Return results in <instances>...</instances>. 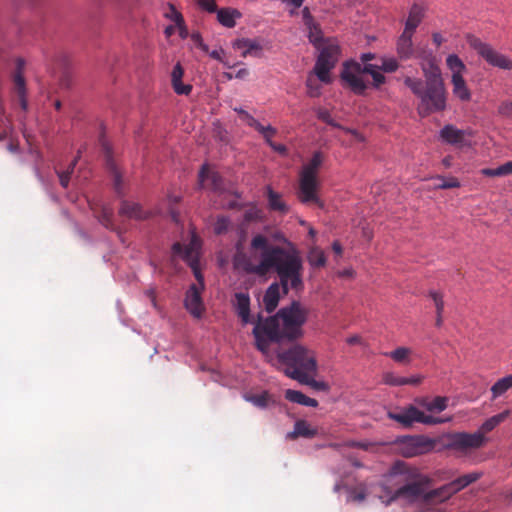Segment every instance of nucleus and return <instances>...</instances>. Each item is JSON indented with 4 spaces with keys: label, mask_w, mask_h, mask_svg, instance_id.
<instances>
[{
    "label": "nucleus",
    "mask_w": 512,
    "mask_h": 512,
    "mask_svg": "<svg viewBox=\"0 0 512 512\" xmlns=\"http://www.w3.org/2000/svg\"><path fill=\"white\" fill-rule=\"evenodd\" d=\"M233 48L241 50L242 57H247V55L252 54L254 51L261 50V46L256 41L245 38L235 40Z\"/></svg>",
    "instance_id": "32"
},
{
    "label": "nucleus",
    "mask_w": 512,
    "mask_h": 512,
    "mask_svg": "<svg viewBox=\"0 0 512 512\" xmlns=\"http://www.w3.org/2000/svg\"><path fill=\"white\" fill-rule=\"evenodd\" d=\"M267 198H268V205L271 210L278 211L282 214H285L288 212V206L281 199V195L279 193L273 191V189L270 186L267 187Z\"/></svg>",
    "instance_id": "30"
},
{
    "label": "nucleus",
    "mask_w": 512,
    "mask_h": 512,
    "mask_svg": "<svg viewBox=\"0 0 512 512\" xmlns=\"http://www.w3.org/2000/svg\"><path fill=\"white\" fill-rule=\"evenodd\" d=\"M260 133L265 138L266 142L269 144V142H272V137H274L277 133L276 129L272 126H263V130L260 131Z\"/></svg>",
    "instance_id": "52"
},
{
    "label": "nucleus",
    "mask_w": 512,
    "mask_h": 512,
    "mask_svg": "<svg viewBox=\"0 0 512 512\" xmlns=\"http://www.w3.org/2000/svg\"><path fill=\"white\" fill-rule=\"evenodd\" d=\"M485 441L481 432L476 433H458L453 437V445L460 449L479 448Z\"/></svg>",
    "instance_id": "16"
},
{
    "label": "nucleus",
    "mask_w": 512,
    "mask_h": 512,
    "mask_svg": "<svg viewBox=\"0 0 512 512\" xmlns=\"http://www.w3.org/2000/svg\"><path fill=\"white\" fill-rule=\"evenodd\" d=\"M223 53H224V51H223L222 49H220V50H213L212 52H209V55H210L213 59H215V60L220 61V62H222V63H223V62H224V61H223V58H222V54H223Z\"/></svg>",
    "instance_id": "57"
},
{
    "label": "nucleus",
    "mask_w": 512,
    "mask_h": 512,
    "mask_svg": "<svg viewBox=\"0 0 512 512\" xmlns=\"http://www.w3.org/2000/svg\"><path fill=\"white\" fill-rule=\"evenodd\" d=\"M411 354V350L406 347H398L397 349L391 351L387 354L394 361L402 363L408 361V357Z\"/></svg>",
    "instance_id": "42"
},
{
    "label": "nucleus",
    "mask_w": 512,
    "mask_h": 512,
    "mask_svg": "<svg viewBox=\"0 0 512 512\" xmlns=\"http://www.w3.org/2000/svg\"><path fill=\"white\" fill-rule=\"evenodd\" d=\"M247 400L252 402L255 406L259 408H265L269 403L270 396L267 392H263L259 395L249 396L247 397Z\"/></svg>",
    "instance_id": "43"
},
{
    "label": "nucleus",
    "mask_w": 512,
    "mask_h": 512,
    "mask_svg": "<svg viewBox=\"0 0 512 512\" xmlns=\"http://www.w3.org/2000/svg\"><path fill=\"white\" fill-rule=\"evenodd\" d=\"M432 40L434 42V44L439 47L443 41H444V38L442 37V35L438 32H435L432 34Z\"/></svg>",
    "instance_id": "58"
},
{
    "label": "nucleus",
    "mask_w": 512,
    "mask_h": 512,
    "mask_svg": "<svg viewBox=\"0 0 512 512\" xmlns=\"http://www.w3.org/2000/svg\"><path fill=\"white\" fill-rule=\"evenodd\" d=\"M191 40L196 47L200 46V43H203L201 35L197 32L191 34Z\"/></svg>",
    "instance_id": "59"
},
{
    "label": "nucleus",
    "mask_w": 512,
    "mask_h": 512,
    "mask_svg": "<svg viewBox=\"0 0 512 512\" xmlns=\"http://www.w3.org/2000/svg\"><path fill=\"white\" fill-rule=\"evenodd\" d=\"M466 131L456 128L454 125H445L440 131V137L448 144L462 146L465 143Z\"/></svg>",
    "instance_id": "20"
},
{
    "label": "nucleus",
    "mask_w": 512,
    "mask_h": 512,
    "mask_svg": "<svg viewBox=\"0 0 512 512\" xmlns=\"http://www.w3.org/2000/svg\"><path fill=\"white\" fill-rule=\"evenodd\" d=\"M466 40L469 46L477 51V53L484 58L488 64L504 70L512 69L511 59L497 52L489 44L482 42L478 37L469 34L467 35Z\"/></svg>",
    "instance_id": "13"
},
{
    "label": "nucleus",
    "mask_w": 512,
    "mask_h": 512,
    "mask_svg": "<svg viewBox=\"0 0 512 512\" xmlns=\"http://www.w3.org/2000/svg\"><path fill=\"white\" fill-rule=\"evenodd\" d=\"M398 66H399L398 63L394 58H388V59L383 58L381 60V65H378V68L381 71L392 73L398 69Z\"/></svg>",
    "instance_id": "46"
},
{
    "label": "nucleus",
    "mask_w": 512,
    "mask_h": 512,
    "mask_svg": "<svg viewBox=\"0 0 512 512\" xmlns=\"http://www.w3.org/2000/svg\"><path fill=\"white\" fill-rule=\"evenodd\" d=\"M429 296L432 298L435 308L436 314H443L444 311V301L443 295L437 291H430Z\"/></svg>",
    "instance_id": "47"
},
{
    "label": "nucleus",
    "mask_w": 512,
    "mask_h": 512,
    "mask_svg": "<svg viewBox=\"0 0 512 512\" xmlns=\"http://www.w3.org/2000/svg\"><path fill=\"white\" fill-rule=\"evenodd\" d=\"M499 113L506 117L512 118V101L502 103L499 106Z\"/></svg>",
    "instance_id": "54"
},
{
    "label": "nucleus",
    "mask_w": 512,
    "mask_h": 512,
    "mask_svg": "<svg viewBox=\"0 0 512 512\" xmlns=\"http://www.w3.org/2000/svg\"><path fill=\"white\" fill-rule=\"evenodd\" d=\"M285 398L293 403L301 404L308 407H317L318 401L310 398L300 391L288 389L285 391Z\"/></svg>",
    "instance_id": "29"
},
{
    "label": "nucleus",
    "mask_w": 512,
    "mask_h": 512,
    "mask_svg": "<svg viewBox=\"0 0 512 512\" xmlns=\"http://www.w3.org/2000/svg\"><path fill=\"white\" fill-rule=\"evenodd\" d=\"M390 475L398 478L397 482L403 483V485L394 491L386 504L399 498H404L411 502L421 498L425 502L427 488L432 483L429 476L422 474L416 467L402 461L394 463L391 467Z\"/></svg>",
    "instance_id": "5"
},
{
    "label": "nucleus",
    "mask_w": 512,
    "mask_h": 512,
    "mask_svg": "<svg viewBox=\"0 0 512 512\" xmlns=\"http://www.w3.org/2000/svg\"><path fill=\"white\" fill-rule=\"evenodd\" d=\"M510 414L509 410H505L497 415H494L487 419L481 426V430L484 433L492 431L497 425L502 423Z\"/></svg>",
    "instance_id": "37"
},
{
    "label": "nucleus",
    "mask_w": 512,
    "mask_h": 512,
    "mask_svg": "<svg viewBox=\"0 0 512 512\" xmlns=\"http://www.w3.org/2000/svg\"><path fill=\"white\" fill-rule=\"evenodd\" d=\"M323 161V153L316 151L309 162L303 165L300 172L299 190L297 192V197L300 202L304 204L314 203L319 207H323V203L317 194L320 186L318 171Z\"/></svg>",
    "instance_id": "7"
},
{
    "label": "nucleus",
    "mask_w": 512,
    "mask_h": 512,
    "mask_svg": "<svg viewBox=\"0 0 512 512\" xmlns=\"http://www.w3.org/2000/svg\"><path fill=\"white\" fill-rule=\"evenodd\" d=\"M235 300L233 301V307L241 319L243 324L251 323L250 317V297L247 293L237 292L235 293Z\"/></svg>",
    "instance_id": "17"
},
{
    "label": "nucleus",
    "mask_w": 512,
    "mask_h": 512,
    "mask_svg": "<svg viewBox=\"0 0 512 512\" xmlns=\"http://www.w3.org/2000/svg\"><path fill=\"white\" fill-rule=\"evenodd\" d=\"M80 153L81 151L79 150L78 151V155L74 158V160L70 163V165L68 166L67 170L65 171H56L58 177H59V180H60V184L63 188H67L68 185H69V182H70V177L72 175V173L74 172V168L80 158Z\"/></svg>",
    "instance_id": "40"
},
{
    "label": "nucleus",
    "mask_w": 512,
    "mask_h": 512,
    "mask_svg": "<svg viewBox=\"0 0 512 512\" xmlns=\"http://www.w3.org/2000/svg\"><path fill=\"white\" fill-rule=\"evenodd\" d=\"M317 117H318V119H320L321 121L327 123L328 125H331V126H334V127H338V124H336L334 122L333 118L331 117V114L326 109H319L317 111Z\"/></svg>",
    "instance_id": "50"
},
{
    "label": "nucleus",
    "mask_w": 512,
    "mask_h": 512,
    "mask_svg": "<svg viewBox=\"0 0 512 512\" xmlns=\"http://www.w3.org/2000/svg\"><path fill=\"white\" fill-rule=\"evenodd\" d=\"M199 249L200 241L195 234L192 235L188 246L183 247L180 243H174L172 251L175 255H179L191 267L193 274L200 287L192 284L188 289L185 297V308L196 318H200L204 307L201 298V289L204 286L203 276L199 268Z\"/></svg>",
    "instance_id": "4"
},
{
    "label": "nucleus",
    "mask_w": 512,
    "mask_h": 512,
    "mask_svg": "<svg viewBox=\"0 0 512 512\" xmlns=\"http://www.w3.org/2000/svg\"><path fill=\"white\" fill-rule=\"evenodd\" d=\"M274 151L276 152H279L280 154H285L287 149L284 145L282 144H276L274 143L273 141L272 142H269L268 144Z\"/></svg>",
    "instance_id": "56"
},
{
    "label": "nucleus",
    "mask_w": 512,
    "mask_h": 512,
    "mask_svg": "<svg viewBox=\"0 0 512 512\" xmlns=\"http://www.w3.org/2000/svg\"><path fill=\"white\" fill-rule=\"evenodd\" d=\"M308 261L311 266L313 267H323L326 264V256L318 247H313L308 254Z\"/></svg>",
    "instance_id": "39"
},
{
    "label": "nucleus",
    "mask_w": 512,
    "mask_h": 512,
    "mask_svg": "<svg viewBox=\"0 0 512 512\" xmlns=\"http://www.w3.org/2000/svg\"><path fill=\"white\" fill-rule=\"evenodd\" d=\"M183 75L184 69L180 63H177L171 73V84L176 94L189 95L192 91V85L182 83Z\"/></svg>",
    "instance_id": "21"
},
{
    "label": "nucleus",
    "mask_w": 512,
    "mask_h": 512,
    "mask_svg": "<svg viewBox=\"0 0 512 512\" xmlns=\"http://www.w3.org/2000/svg\"><path fill=\"white\" fill-rule=\"evenodd\" d=\"M243 121L247 123V125H251V123L254 121V117L250 115L248 112H243V117L241 118Z\"/></svg>",
    "instance_id": "63"
},
{
    "label": "nucleus",
    "mask_w": 512,
    "mask_h": 512,
    "mask_svg": "<svg viewBox=\"0 0 512 512\" xmlns=\"http://www.w3.org/2000/svg\"><path fill=\"white\" fill-rule=\"evenodd\" d=\"M216 12L218 21L227 28H233L236 24L235 18L241 15L236 9H220Z\"/></svg>",
    "instance_id": "31"
},
{
    "label": "nucleus",
    "mask_w": 512,
    "mask_h": 512,
    "mask_svg": "<svg viewBox=\"0 0 512 512\" xmlns=\"http://www.w3.org/2000/svg\"><path fill=\"white\" fill-rule=\"evenodd\" d=\"M456 492L453 489L451 483L445 484L437 489H433L427 491L425 494V502L433 503V502H444L448 500L452 495Z\"/></svg>",
    "instance_id": "23"
},
{
    "label": "nucleus",
    "mask_w": 512,
    "mask_h": 512,
    "mask_svg": "<svg viewBox=\"0 0 512 512\" xmlns=\"http://www.w3.org/2000/svg\"><path fill=\"white\" fill-rule=\"evenodd\" d=\"M197 3L202 9L210 13L217 11V5L215 0H197Z\"/></svg>",
    "instance_id": "51"
},
{
    "label": "nucleus",
    "mask_w": 512,
    "mask_h": 512,
    "mask_svg": "<svg viewBox=\"0 0 512 512\" xmlns=\"http://www.w3.org/2000/svg\"><path fill=\"white\" fill-rule=\"evenodd\" d=\"M332 249L333 251L337 254V255H341L342 254V246L340 245L339 242L335 241L333 244H332Z\"/></svg>",
    "instance_id": "64"
},
{
    "label": "nucleus",
    "mask_w": 512,
    "mask_h": 512,
    "mask_svg": "<svg viewBox=\"0 0 512 512\" xmlns=\"http://www.w3.org/2000/svg\"><path fill=\"white\" fill-rule=\"evenodd\" d=\"M423 17H424L423 8L417 4H414L409 11V15H408V18L405 23L404 31H408L409 33L414 34L416 28L421 23Z\"/></svg>",
    "instance_id": "27"
},
{
    "label": "nucleus",
    "mask_w": 512,
    "mask_h": 512,
    "mask_svg": "<svg viewBox=\"0 0 512 512\" xmlns=\"http://www.w3.org/2000/svg\"><path fill=\"white\" fill-rule=\"evenodd\" d=\"M384 382L386 384L392 385V386L407 385V381L405 380V377L395 376L391 373H387L384 376Z\"/></svg>",
    "instance_id": "48"
},
{
    "label": "nucleus",
    "mask_w": 512,
    "mask_h": 512,
    "mask_svg": "<svg viewBox=\"0 0 512 512\" xmlns=\"http://www.w3.org/2000/svg\"><path fill=\"white\" fill-rule=\"evenodd\" d=\"M280 288L281 284L272 283L264 294L263 303L268 313L273 312L278 306L280 299Z\"/></svg>",
    "instance_id": "26"
},
{
    "label": "nucleus",
    "mask_w": 512,
    "mask_h": 512,
    "mask_svg": "<svg viewBox=\"0 0 512 512\" xmlns=\"http://www.w3.org/2000/svg\"><path fill=\"white\" fill-rule=\"evenodd\" d=\"M448 401V397L445 396H437L433 399H429L428 397H421L416 399V403L429 412L444 411L448 406Z\"/></svg>",
    "instance_id": "22"
},
{
    "label": "nucleus",
    "mask_w": 512,
    "mask_h": 512,
    "mask_svg": "<svg viewBox=\"0 0 512 512\" xmlns=\"http://www.w3.org/2000/svg\"><path fill=\"white\" fill-rule=\"evenodd\" d=\"M363 65L355 61H347L343 64L340 78L343 85L349 88L356 95H365L368 83L365 82L363 75Z\"/></svg>",
    "instance_id": "12"
},
{
    "label": "nucleus",
    "mask_w": 512,
    "mask_h": 512,
    "mask_svg": "<svg viewBox=\"0 0 512 512\" xmlns=\"http://www.w3.org/2000/svg\"><path fill=\"white\" fill-rule=\"evenodd\" d=\"M375 58V54L373 53H363L360 56L361 61L365 64H369L368 62Z\"/></svg>",
    "instance_id": "61"
},
{
    "label": "nucleus",
    "mask_w": 512,
    "mask_h": 512,
    "mask_svg": "<svg viewBox=\"0 0 512 512\" xmlns=\"http://www.w3.org/2000/svg\"><path fill=\"white\" fill-rule=\"evenodd\" d=\"M199 183L202 187L209 188L214 191L223 189V179L218 172L212 170L208 165H203L199 172Z\"/></svg>",
    "instance_id": "14"
},
{
    "label": "nucleus",
    "mask_w": 512,
    "mask_h": 512,
    "mask_svg": "<svg viewBox=\"0 0 512 512\" xmlns=\"http://www.w3.org/2000/svg\"><path fill=\"white\" fill-rule=\"evenodd\" d=\"M250 250L251 256L245 253L235 255L236 267L259 276L275 271L284 294H288L290 289H303V261L297 249L272 245L267 237L257 234L251 240Z\"/></svg>",
    "instance_id": "1"
},
{
    "label": "nucleus",
    "mask_w": 512,
    "mask_h": 512,
    "mask_svg": "<svg viewBox=\"0 0 512 512\" xmlns=\"http://www.w3.org/2000/svg\"><path fill=\"white\" fill-rule=\"evenodd\" d=\"M119 215L128 219L145 220L150 216V213L145 211L139 203L125 200L121 203Z\"/></svg>",
    "instance_id": "19"
},
{
    "label": "nucleus",
    "mask_w": 512,
    "mask_h": 512,
    "mask_svg": "<svg viewBox=\"0 0 512 512\" xmlns=\"http://www.w3.org/2000/svg\"><path fill=\"white\" fill-rule=\"evenodd\" d=\"M307 318L308 310L299 301H292L290 305L266 319L258 315L253 328L257 348L267 353L272 342L300 339L304 335L303 326Z\"/></svg>",
    "instance_id": "2"
},
{
    "label": "nucleus",
    "mask_w": 512,
    "mask_h": 512,
    "mask_svg": "<svg viewBox=\"0 0 512 512\" xmlns=\"http://www.w3.org/2000/svg\"><path fill=\"white\" fill-rule=\"evenodd\" d=\"M395 444L400 455L412 458L433 451L436 441L424 435H413L400 437Z\"/></svg>",
    "instance_id": "10"
},
{
    "label": "nucleus",
    "mask_w": 512,
    "mask_h": 512,
    "mask_svg": "<svg viewBox=\"0 0 512 512\" xmlns=\"http://www.w3.org/2000/svg\"><path fill=\"white\" fill-rule=\"evenodd\" d=\"M387 416L389 419L399 423L404 428H410L416 422L425 425H437L451 420V418H441L427 415L414 405H408L397 411H389Z\"/></svg>",
    "instance_id": "9"
},
{
    "label": "nucleus",
    "mask_w": 512,
    "mask_h": 512,
    "mask_svg": "<svg viewBox=\"0 0 512 512\" xmlns=\"http://www.w3.org/2000/svg\"><path fill=\"white\" fill-rule=\"evenodd\" d=\"M363 71L371 75L373 79L372 86L374 88H379L386 81L385 76L380 72L381 70L378 68L377 64H365L363 65Z\"/></svg>",
    "instance_id": "33"
},
{
    "label": "nucleus",
    "mask_w": 512,
    "mask_h": 512,
    "mask_svg": "<svg viewBox=\"0 0 512 512\" xmlns=\"http://www.w3.org/2000/svg\"><path fill=\"white\" fill-rule=\"evenodd\" d=\"M98 218L101 224L104 225L106 228H112L113 212L111 208L103 207L101 209L100 214L98 215Z\"/></svg>",
    "instance_id": "44"
},
{
    "label": "nucleus",
    "mask_w": 512,
    "mask_h": 512,
    "mask_svg": "<svg viewBox=\"0 0 512 512\" xmlns=\"http://www.w3.org/2000/svg\"><path fill=\"white\" fill-rule=\"evenodd\" d=\"M480 477H481V473L472 472L469 474H465L461 477H458L457 479L453 480L450 483L453 486V489L455 490V492L457 493L458 491L467 487L471 483L477 481Z\"/></svg>",
    "instance_id": "34"
},
{
    "label": "nucleus",
    "mask_w": 512,
    "mask_h": 512,
    "mask_svg": "<svg viewBox=\"0 0 512 512\" xmlns=\"http://www.w3.org/2000/svg\"><path fill=\"white\" fill-rule=\"evenodd\" d=\"M425 80L415 77H405L404 84L419 99L417 113L425 118L433 113L442 112L447 106V90L441 70L430 61L422 67Z\"/></svg>",
    "instance_id": "3"
},
{
    "label": "nucleus",
    "mask_w": 512,
    "mask_h": 512,
    "mask_svg": "<svg viewBox=\"0 0 512 512\" xmlns=\"http://www.w3.org/2000/svg\"><path fill=\"white\" fill-rule=\"evenodd\" d=\"M446 65L451 71V83L453 86V94L463 102L470 101L471 92L464 80V73L467 68L464 62L456 54H450L446 58Z\"/></svg>",
    "instance_id": "11"
},
{
    "label": "nucleus",
    "mask_w": 512,
    "mask_h": 512,
    "mask_svg": "<svg viewBox=\"0 0 512 512\" xmlns=\"http://www.w3.org/2000/svg\"><path fill=\"white\" fill-rule=\"evenodd\" d=\"M366 498V494L362 489H354L350 491L349 500L354 502H361Z\"/></svg>",
    "instance_id": "53"
},
{
    "label": "nucleus",
    "mask_w": 512,
    "mask_h": 512,
    "mask_svg": "<svg viewBox=\"0 0 512 512\" xmlns=\"http://www.w3.org/2000/svg\"><path fill=\"white\" fill-rule=\"evenodd\" d=\"M318 50L319 55L316 59L313 73H315L321 83L330 84L332 82L330 72L338 62L340 47L335 40L327 39Z\"/></svg>",
    "instance_id": "8"
},
{
    "label": "nucleus",
    "mask_w": 512,
    "mask_h": 512,
    "mask_svg": "<svg viewBox=\"0 0 512 512\" xmlns=\"http://www.w3.org/2000/svg\"><path fill=\"white\" fill-rule=\"evenodd\" d=\"M412 33L403 31L397 41V53L401 59H409L414 54Z\"/></svg>",
    "instance_id": "25"
},
{
    "label": "nucleus",
    "mask_w": 512,
    "mask_h": 512,
    "mask_svg": "<svg viewBox=\"0 0 512 512\" xmlns=\"http://www.w3.org/2000/svg\"><path fill=\"white\" fill-rule=\"evenodd\" d=\"M317 435V430L312 428L307 421L297 420L294 425V430L287 433L286 438L290 440L297 439L298 437L313 438Z\"/></svg>",
    "instance_id": "24"
},
{
    "label": "nucleus",
    "mask_w": 512,
    "mask_h": 512,
    "mask_svg": "<svg viewBox=\"0 0 512 512\" xmlns=\"http://www.w3.org/2000/svg\"><path fill=\"white\" fill-rule=\"evenodd\" d=\"M101 145H102V150H103L104 156H105L106 167L109 170V172L111 173V176L113 179L114 189L117 192V194L121 195L122 194V177H121V174L113 160L111 148L106 141H102Z\"/></svg>",
    "instance_id": "15"
},
{
    "label": "nucleus",
    "mask_w": 512,
    "mask_h": 512,
    "mask_svg": "<svg viewBox=\"0 0 512 512\" xmlns=\"http://www.w3.org/2000/svg\"><path fill=\"white\" fill-rule=\"evenodd\" d=\"M441 180V183L437 185L440 189H450V188H458L460 187V182L455 177H450L448 179H445L443 177L439 178Z\"/></svg>",
    "instance_id": "49"
},
{
    "label": "nucleus",
    "mask_w": 512,
    "mask_h": 512,
    "mask_svg": "<svg viewBox=\"0 0 512 512\" xmlns=\"http://www.w3.org/2000/svg\"><path fill=\"white\" fill-rule=\"evenodd\" d=\"M512 388V375H508L499 379L492 387L491 392L493 398H497Z\"/></svg>",
    "instance_id": "36"
},
{
    "label": "nucleus",
    "mask_w": 512,
    "mask_h": 512,
    "mask_svg": "<svg viewBox=\"0 0 512 512\" xmlns=\"http://www.w3.org/2000/svg\"><path fill=\"white\" fill-rule=\"evenodd\" d=\"M481 173L487 177H504L512 174V161H508L497 168H484Z\"/></svg>",
    "instance_id": "35"
},
{
    "label": "nucleus",
    "mask_w": 512,
    "mask_h": 512,
    "mask_svg": "<svg viewBox=\"0 0 512 512\" xmlns=\"http://www.w3.org/2000/svg\"><path fill=\"white\" fill-rule=\"evenodd\" d=\"M168 11L165 17L170 19L179 29H184V19L180 12H178L173 4H168Z\"/></svg>",
    "instance_id": "41"
},
{
    "label": "nucleus",
    "mask_w": 512,
    "mask_h": 512,
    "mask_svg": "<svg viewBox=\"0 0 512 512\" xmlns=\"http://www.w3.org/2000/svg\"><path fill=\"white\" fill-rule=\"evenodd\" d=\"M302 18H303V23H304L305 26L308 25V24H311L312 22L315 21L314 17L310 13L308 7H305L302 10Z\"/></svg>",
    "instance_id": "55"
},
{
    "label": "nucleus",
    "mask_w": 512,
    "mask_h": 512,
    "mask_svg": "<svg viewBox=\"0 0 512 512\" xmlns=\"http://www.w3.org/2000/svg\"><path fill=\"white\" fill-rule=\"evenodd\" d=\"M346 341L349 345H356L361 343V338L358 335H353L347 338Z\"/></svg>",
    "instance_id": "62"
},
{
    "label": "nucleus",
    "mask_w": 512,
    "mask_h": 512,
    "mask_svg": "<svg viewBox=\"0 0 512 512\" xmlns=\"http://www.w3.org/2000/svg\"><path fill=\"white\" fill-rule=\"evenodd\" d=\"M405 380L407 381V385H418L422 378L420 376H412V377H405Z\"/></svg>",
    "instance_id": "60"
},
{
    "label": "nucleus",
    "mask_w": 512,
    "mask_h": 512,
    "mask_svg": "<svg viewBox=\"0 0 512 512\" xmlns=\"http://www.w3.org/2000/svg\"><path fill=\"white\" fill-rule=\"evenodd\" d=\"M230 226V220L225 216H220L217 218L214 224V232L217 235L224 234L228 231Z\"/></svg>",
    "instance_id": "45"
},
{
    "label": "nucleus",
    "mask_w": 512,
    "mask_h": 512,
    "mask_svg": "<svg viewBox=\"0 0 512 512\" xmlns=\"http://www.w3.org/2000/svg\"><path fill=\"white\" fill-rule=\"evenodd\" d=\"M278 361L287 366L285 374L302 384H312L309 374L317 369L313 353L302 345H294L287 350L277 351Z\"/></svg>",
    "instance_id": "6"
},
{
    "label": "nucleus",
    "mask_w": 512,
    "mask_h": 512,
    "mask_svg": "<svg viewBox=\"0 0 512 512\" xmlns=\"http://www.w3.org/2000/svg\"><path fill=\"white\" fill-rule=\"evenodd\" d=\"M305 27L307 30V37H308L310 43L316 49H320V47H322V44L325 43L327 41V39H324L323 32L320 28L319 23L314 21L311 24L306 25Z\"/></svg>",
    "instance_id": "28"
},
{
    "label": "nucleus",
    "mask_w": 512,
    "mask_h": 512,
    "mask_svg": "<svg viewBox=\"0 0 512 512\" xmlns=\"http://www.w3.org/2000/svg\"><path fill=\"white\" fill-rule=\"evenodd\" d=\"M24 60L23 59H17L16 61V72L14 74V86L15 91L18 95L19 104L23 110L27 109V101H26V88H25V80L22 75L23 68H24Z\"/></svg>",
    "instance_id": "18"
},
{
    "label": "nucleus",
    "mask_w": 512,
    "mask_h": 512,
    "mask_svg": "<svg viewBox=\"0 0 512 512\" xmlns=\"http://www.w3.org/2000/svg\"><path fill=\"white\" fill-rule=\"evenodd\" d=\"M317 77L313 70L308 74L306 79L307 95L311 98H316L321 95V85L317 82Z\"/></svg>",
    "instance_id": "38"
}]
</instances>
